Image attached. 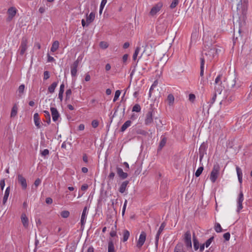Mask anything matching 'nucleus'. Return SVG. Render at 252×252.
Here are the masks:
<instances>
[{"label":"nucleus","instance_id":"f257e3e1","mask_svg":"<svg viewBox=\"0 0 252 252\" xmlns=\"http://www.w3.org/2000/svg\"><path fill=\"white\" fill-rule=\"evenodd\" d=\"M220 166L219 163H216L214 164L213 169L211 172L210 179L212 183H215L219 175Z\"/></svg>","mask_w":252,"mask_h":252},{"label":"nucleus","instance_id":"f03ea898","mask_svg":"<svg viewBox=\"0 0 252 252\" xmlns=\"http://www.w3.org/2000/svg\"><path fill=\"white\" fill-rule=\"evenodd\" d=\"M217 53V49L214 47L211 48L208 50H204L201 58H204V60L205 58H206L207 59L211 61Z\"/></svg>","mask_w":252,"mask_h":252},{"label":"nucleus","instance_id":"7ed1b4c3","mask_svg":"<svg viewBox=\"0 0 252 252\" xmlns=\"http://www.w3.org/2000/svg\"><path fill=\"white\" fill-rule=\"evenodd\" d=\"M27 39L26 37H23L22 39L21 45L19 47L20 54L21 55H23L27 49Z\"/></svg>","mask_w":252,"mask_h":252},{"label":"nucleus","instance_id":"20e7f679","mask_svg":"<svg viewBox=\"0 0 252 252\" xmlns=\"http://www.w3.org/2000/svg\"><path fill=\"white\" fill-rule=\"evenodd\" d=\"M184 242L188 248H191V234L189 231H187L184 235Z\"/></svg>","mask_w":252,"mask_h":252},{"label":"nucleus","instance_id":"39448f33","mask_svg":"<svg viewBox=\"0 0 252 252\" xmlns=\"http://www.w3.org/2000/svg\"><path fill=\"white\" fill-rule=\"evenodd\" d=\"M17 12V10L16 8L14 7H11L9 8L7 10V14H8V17L6 19L7 22H10L11 21L13 17L15 16L16 14V13Z\"/></svg>","mask_w":252,"mask_h":252},{"label":"nucleus","instance_id":"423d86ee","mask_svg":"<svg viewBox=\"0 0 252 252\" xmlns=\"http://www.w3.org/2000/svg\"><path fill=\"white\" fill-rule=\"evenodd\" d=\"M166 226V223L165 222H162L158 230V232L156 234V238H155V246L156 248H158V240L159 238V236L163 229H164L165 227Z\"/></svg>","mask_w":252,"mask_h":252},{"label":"nucleus","instance_id":"0eeeda50","mask_svg":"<svg viewBox=\"0 0 252 252\" xmlns=\"http://www.w3.org/2000/svg\"><path fill=\"white\" fill-rule=\"evenodd\" d=\"M207 148V144L204 142L201 144L199 149V154L200 161H202L204 155L206 153V151Z\"/></svg>","mask_w":252,"mask_h":252},{"label":"nucleus","instance_id":"6e6552de","mask_svg":"<svg viewBox=\"0 0 252 252\" xmlns=\"http://www.w3.org/2000/svg\"><path fill=\"white\" fill-rule=\"evenodd\" d=\"M146 234L145 232L142 231L139 236V239L137 241L136 246L139 248H141L143 245L146 240Z\"/></svg>","mask_w":252,"mask_h":252},{"label":"nucleus","instance_id":"1a4fd4ad","mask_svg":"<svg viewBox=\"0 0 252 252\" xmlns=\"http://www.w3.org/2000/svg\"><path fill=\"white\" fill-rule=\"evenodd\" d=\"M153 122V111L150 110L146 114L145 119V125L146 126H149L151 125Z\"/></svg>","mask_w":252,"mask_h":252},{"label":"nucleus","instance_id":"9d476101","mask_svg":"<svg viewBox=\"0 0 252 252\" xmlns=\"http://www.w3.org/2000/svg\"><path fill=\"white\" fill-rule=\"evenodd\" d=\"M244 200V194L242 190H240V193L238 195V198H237V204H238V207H237V211L238 212H239L243 208V205L242 202Z\"/></svg>","mask_w":252,"mask_h":252},{"label":"nucleus","instance_id":"9b49d317","mask_svg":"<svg viewBox=\"0 0 252 252\" xmlns=\"http://www.w3.org/2000/svg\"><path fill=\"white\" fill-rule=\"evenodd\" d=\"M18 181L21 185L23 189H26L27 187L26 179L21 174L18 175Z\"/></svg>","mask_w":252,"mask_h":252},{"label":"nucleus","instance_id":"f8f14e48","mask_svg":"<svg viewBox=\"0 0 252 252\" xmlns=\"http://www.w3.org/2000/svg\"><path fill=\"white\" fill-rule=\"evenodd\" d=\"M162 6V3L161 2H159L158 4H157L156 5L153 6L152 8L151 9L150 14L154 16L156 15L161 9V8Z\"/></svg>","mask_w":252,"mask_h":252},{"label":"nucleus","instance_id":"ddd939ff","mask_svg":"<svg viewBox=\"0 0 252 252\" xmlns=\"http://www.w3.org/2000/svg\"><path fill=\"white\" fill-rule=\"evenodd\" d=\"M50 110L53 121L56 122L60 117V114L58 111L57 110V108L55 107H51Z\"/></svg>","mask_w":252,"mask_h":252},{"label":"nucleus","instance_id":"4468645a","mask_svg":"<svg viewBox=\"0 0 252 252\" xmlns=\"http://www.w3.org/2000/svg\"><path fill=\"white\" fill-rule=\"evenodd\" d=\"M116 171L118 175L121 179H125L128 176L127 173L126 172H124L123 171V170L118 166L116 167Z\"/></svg>","mask_w":252,"mask_h":252},{"label":"nucleus","instance_id":"2eb2a0df","mask_svg":"<svg viewBox=\"0 0 252 252\" xmlns=\"http://www.w3.org/2000/svg\"><path fill=\"white\" fill-rule=\"evenodd\" d=\"M129 184L128 181H125L123 182L120 186L119 191L121 193H124L126 190V188Z\"/></svg>","mask_w":252,"mask_h":252},{"label":"nucleus","instance_id":"dca6fc26","mask_svg":"<svg viewBox=\"0 0 252 252\" xmlns=\"http://www.w3.org/2000/svg\"><path fill=\"white\" fill-rule=\"evenodd\" d=\"M21 221L25 228H27L29 226V219L25 214H22L21 215Z\"/></svg>","mask_w":252,"mask_h":252},{"label":"nucleus","instance_id":"f3484780","mask_svg":"<svg viewBox=\"0 0 252 252\" xmlns=\"http://www.w3.org/2000/svg\"><path fill=\"white\" fill-rule=\"evenodd\" d=\"M95 18V13L93 12H92L89 15H87L86 17V23L87 26H88L92 22H93Z\"/></svg>","mask_w":252,"mask_h":252},{"label":"nucleus","instance_id":"a211bd4d","mask_svg":"<svg viewBox=\"0 0 252 252\" xmlns=\"http://www.w3.org/2000/svg\"><path fill=\"white\" fill-rule=\"evenodd\" d=\"M78 65L76 64L75 63H73V64L71 66V74L72 77H75L77 75V67Z\"/></svg>","mask_w":252,"mask_h":252},{"label":"nucleus","instance_id":"6ab92c4d","mask_svg":"<svg viewBox=\"0 0 252 252\" xmlns=\"http://www.w3.org/2000/svg\"><path fill=\"white\" fill-rule=\"evenodd\" d=\"M33 120L35 125L37 128H40L41 127V125L40 123V118L38 113H36L34 114Z\"/></svg>","mask_w":252,"mask_h":252},{"label":"nucleus","instance_id":"aec40b11","mask_svg":"<svg viewBox=\"0 0 252 252\" xmlns=\"http://www.w3.org/2000/svg\"><path fill=\"white\" fill-rule=\"evenodd\" d=\"M10 187H7V188L6 189V190L5 191L4 196L3 198V200H2V203H3V205H4L6 203V202L7 200L8 197L9 193H10Z\"/></svg>","mask_w":252,"mask_h":252},{"label":"nucleus","instance_id":"412c9836","mask_svg":"<svg viewBox=\"0 0 252 252\" xmlns=\"http://www.w3.org/2000/svg\"><path fill=\"white\" fill-rule=\"evenodd\" d=\"M87 210V207H85L83 209L81 218V223L82 225H84L86 221Z\"/></svg>","mask_w":252,"mask_h":252},{"label":"nucleus","instance_id":"4be33fe9","mask_svg":"<svg viewBox=\"0 0 252 252\" xmlns=\"http://www.w3.org/2000/svg\"><path fill=\"white\" fill-rule=\"evenodd\" d=\"M167 141V138L165 136L161 137V141L159 143L158 151L161 150L162 148L165 145Z\"/></svg>","mask_w":252,"mask_h":252},{"label":"nucleus","instance_id":"5701e85b","mask_svg":"<svg viewBox=\"0 0 252 252\" xmlns=\"http://www.w3.org/2000/svg\"><path fill=\"white\" fill-rule=\"evenodd\" d=\"M174 252H185L183 245L182 243L177 244L175 247Z\"/></svg>","mask_w":252,"mask_h":252},{"label":"nucleus","instance_id":"b1692460","mask_svg":"<svg viewBox=\"0 0 252 252\" xmlns=\"http://www.w3.org/2000/svg\"><path fill=\"white\" fill-rule=\"evenodd\" d=\"M236 169L237 174L238 178V181H239V183L241 184L242 183V176H243L242 170H241V168L238 166H236Z\"/></svg>","mask_w":252,"mask_h":252},{"label":"nucleus","instance_id":"393cba45","mask_svg":"<svg viewBox=\"0 0 252 252\" xmlns=\"http://www.w3.org/2000/svg\"><path fill=\"white\" fill-rule=\"evenodd\" d=\"M58 85V82H53L48 88V91L50 94H53Z\"/></svg>","mask_w":252,"mask_h":252},{"label":"nucleus","instance_id":"a878e982","mask_svg":"<svg viewBox=\"0 0 252 252\" xmlns=\"http://www.w3.org/2000/svg\"><path fill=\"white\" fill-rule=\"evenodd\" d=\"M223 87L221 86V84H215V93L220 94Z\"/></svg>","mask_w":252,"mask_h":252},{"label":"nucleus","instance_id":"bb28decb","mask_svg":"<svg viewBox=\"0 0 252 252\" xmlns=\"http://www.w3.org/2000/svg\"><path fill=\"white\" fill-rule=\"evenodd\" d=\"M131 124V121L130 120H128L126 121L122 126L121 128V131L122 132H124L126 130V129L129 127Z\"/></svg>","mask_w":252,"mask_h":252},{"label":"nucleus","instance_id":"cd10ccee","mask_svg":"<svg viewBox=\"0 0 252 252\" xmlns=\"http://www.w3.org/2000/svg\"><path fill=\"white\" fill-rule=\"evenodd\" d=\"M59 46V42L58 41H55L52 45L51 48V51L52 52H54L57 51Z\"/></svg>","mask_w":252,"mask_h":252},{"label":"nucleus","instance_id":"c85d7f7f","mask_svg":"<svg viewBox=\"0 0 252 252\" xmlns=\"http://www.w3.org/2000/svg\"><path fill=\"white\" fill-rule=\"evenodd\" d=\"M108 252H115L114 243L112 240L108 242Z\"/></svg>","mask_w":252,"mask_h":252},{"label":"nucleus","instance_id":"c756f323","mask_svg":"<svg viewBox=\"0 0 252 252\" xmlns=\"http://www.w3.org/2000/svg\"><path fill=\"white\" fill-rule=\"evenodd\" d=\"M201 64H200V75L201 77L203 76L204 74V63L205 61L204 58H201Z\"/></svg>","mask_w":252,"mask_h":252},{"label":"nucleus","instance_id":"7c9ffc66","mask_svg":"<svg viewBox=\"0 0 252 252\" xmlns=\"http://www.w3.org/2000/svg\"><path fill=\"white\" fill-rule=\"evenodd\" d=\"M129 235H130V233L128 230H124V231L123 232V242H126L128 240V239L129 237Z\"/></svg>","mask_w":252,"mask_h":252},{"label":"nucleus","instance_id":"2f4dec72","mask_svg":"<svg viewBox=\"0 0 252 252\" xmlns=\"http://www.w3.org/2000/svg\"><path fill=\"white\" fill-rule=\"evenodd\" d=\"M17 110L18 108L16 104H15L11 110V114H10V117H14L17 113Z\"/></svg>","mask_w":252,"mask_h":252},{"label":"nucleus","instance_id":"473e14b6","mask_svg":"<svg viewBox=\"0 0 252 252\" xmlns=\"http://www.w3.org/2000/svg\"><path fill=\"white\" fill-rule=\"evenodd\" d=\"M167 101L169 105H171L174 102V97L173 94H169L167 98Z\"/></svg>","mask_w":252,"mask_h":252},{"label":"nucleus","instance_id":"72a5a7b5","mask_svg":"<svg viewBox=\"0 0 252 252\" xmlns=\"http://www.w3.org/2000/svg\"><path fill=\"white\" fill-rule=\"evenodd\" d=\"M107 2V0H102L101 2L100 3V5L99 11V14H101L103 9L104 7L105 4H106Z\"/></svg>","mask_w":252,"mask_h":252},{"label":"nucleus","instance_id":"f704fd0d","mask_svg":"<svg viewBox=\"0 0 252 252\" xmlns=\"http://www.w3.org/2000/svg\"><path fill=\"white\" fill-rule=\"evenodd\" d=\"M25 87L24 84H22L19 87L18 91L19 93V96L20 97H21L22 94L24 93V90H25Z\"/></svg>","mask_w":252,"mask_h":252},{"label":"nucleus","instance_id":"c9c22d12","mask_svg":"<svg viewBox=\"0 0 252 252\" xmlns=\"http://www.w3.org/2000/svg\"><path fill=\"white\" fill-rule=\"evenodd\" d=\"M193 246L195 250H197L199 248V242L198 240L196 239L194 235L193 238Z\"/></svg>","mask_w":252,"mask_h":252},{"label":"nucleus","instance_id":"e433bc0d","mask_svg":"<svg viewBox=\"0 0 252 252\" xmlns=\"http://www.w3.org/2000/svg\"><path fill=\"white\" fill-rule=\"evenodd\" d=\"M43 112L45 113V116L46 118V121L47 124L49 125L51 122V118H50V115L49 112L48 111L45 110L43 111Z\"/></svg>","mask_w":252,"mask_h":252},{"label":"nucleus","instance_id":"4c0bfd02","mask_svg":"<svg viewBox=\"0 0 252 252\" xmlns=\"http://www.w3.org/2000/svg\"><path fill=\"white\" fill-rule=\"evenodd\" d=\"M140 50V47H137L135 52L133 55V60L135 61L137 59V56L139 53V51Z\"/></svg>","mask_w":252,"mask_h":252},{"label":"nucleus","instance_id":"58836bf2","mask_svg":"<svg viewBox=\"0 0 252 252\" xmlns=\"http://www.w3.org/2000/svg\"><path fill=\"white\" fill-rule=\"evenodd\" d=\"M204 168L203 166L199 167L195 173V176L196 177H198L202 173Z\"/></svg>","mask_w":252,"mask_h":252},{"label":"nucleus","instance_id":"ea45409f","mask_svg":"<svg viewBox=\"0 0 252 252\" xmlns=\"http://www.w3.org/2000/svg\"><path fill=\"white\" fill-rule=\"evenodd\" d=\"M215 230L218 233L222 231V228H221V226H220V223H216L215 224Z\"/></svg>","mask_w":252,"mask_h":252},{"label":"nucleus","instance_id":"a19ab883","mask_svg":"<svg viewBox=\"0 0 252 252\" xmlns=\"http://www.w3.org/2000/svg\"><path fill=\"white\" fill-rule=\"evenodd\" d=\"M70 213L68 211H63L61 213V216L63 218H67L69 217Z\"/></svg>","mask_w":252,"mask_h":252},{"label":"nucleus","instance_id":"79ce46f5","mask_svg":"<svg viewBox=\"0 0 252 252\" xmlns=\"http://www.w3.org/2000/svg\"><path fill=\"white\" fill-rule=\"evenodd\" d=\"M140 111H141V107L139 104H136L133 106V107L132 108V111L139 112Z\"/></svg>","mask_w":252,"mask_h":252},{"label":"nucleus","instance_id":"37998d69","mask_svg":"<svg viewBox=\"0 0 252 252\" xmlns=\"http://www.w3.org/2000/svg\"><path fill=\"white\" fill-rule=\"evenodd\" d=\"M121 94V91L120 90H117L116 91L115 94V96L113 98V102H115L117 100L118 98L119 97Z\"/></svg>","mask_w":252,"mask_h":252},{"label":"nucleus","instance_id":"c03bdc74","mask_svg":"<svg viewBox=\"0 0 252 252\" xmlns=\"http://www.w3.org/2000/svg\"><path fill=\"white\" fill-rule=\"evenodd\" d=\"M178 3H179L178 0H173V1L172 2V3H171V4L170 5V8L171 9H173V8H175L177 6V5H178Z\"/></svg>","mask_w":252,"mask_h":252},{"label":"nucleus","instance_id":"a18cd8bd","mask_svg":"<svg viewBox=\"0 0 252 252\" xmlns=\"http://www.w3.org/2000/svg\"><path fill=\"white\" fill-rule=\"evenodd\" d=\"M222 77V75H219L215 79V84H221V79Z\"/></svg>","mask_w":252,"mask_h":252},{"label":"nucleus","instance_id":"49530a36","mask_svg":"<svg viewBox=\"0 0 252 252\" xmlns=\"http://www.w3.org/2000/svg\"><path fill=\"white\" fill-rule=\"evenodd\" d=\"M99 46L102 49H106L108 47V44L106 42L101 41L99 43Z\"/></svg>","mask_w":252,"mask_h":252},{"label":"nucleus","instance_id":"de8ad7c7","mask_svg":"<svg viewBox=\"0 0 252 252\" xmlns=\"http://www.w3.org/2000/svg\"><path fill=\"white\" fill-rule=\"evenodd\" d=\"M136 133L142 135H146L148 134V132L146 131L141 129H138L136 131Z\"/></svg>","mask_w":252,"mask_h":252},{"label":"nucleus","instance_id":"09e8293b","mask_svg":"<svg viewBox=\"0 0 252 252\" xmlns=\"http://www.w3.org/2000/svg\"><path fill=\"white\" fill-rule=\"evenodd\" d=\"M213 239H214V237H212L206 241V242L204 244L205 246H206V248L208 247L210 245Z\"/></svg>","mask_w":252,"mask_h":252},{"label":"nucleus","instance_id":"8fccbe9b","mask_svg":"<svg viewBox=\"0 0 252 252\" xmlns=\"http://www.w3.org/2000/svg\"><path fill=\"white\" fill-rule=\"evenodd\" d=\"M99 123L97 120H94L92 122V126L94 128H96L98 126Z\"/></svg>","mask_w":252,"mask_h":252},{"label":"nucleus","instance_id":"3c124183","mask_svg":"<svg viewBox=\"0 0 252 252\" xmlns=\"http://www.w3.org/2000/svg\"><path fill=\"white\" fill-rule=\"evenodd\" d=\"M82 59H83V56L80 55L78 57L77 59L74 62V63H75L76 64L79 65V63L82 61Z\"/></svg>","mask_w":252,"mask_h":252},{"label":"nucleus","instance_id":"603ef678","mask_svg":"<svg viewBox=\"0 0 252 252\" xmlns=\"http://www.w3.org/2000/svg\"><path fill=\"white\" fill-rule=\"evenodd\" d=\"M50 78V74L49 72L48 71H45L44 72V77L43 79L44 80H47Z\"/></svg>","mask_w":252,"mask_h":252},{"label":"nucleus","instance_id":"864d4df0","mask_svg":"<svg viewBox=\"0 0 252 252\" xmlns=\"http://www.w3.org/2000/svg\"><path fill=\"white\" fill-rule=\"evenodd\" d=\"M216 96H217V93H215V94L213 96L212 99H211L210 101H209V103H210V106L211 105H212L214 103V102L215 101L216 99Z\"/></svg>","mask_w":252,"mask_h":252},{"label":"nucleus","instance_id":"5fc2aeb1","mask_svg":"<svg viewBox=\"0 0 252 252\" xmlns=\"http://www.w3.org/2000/svg\"><path fill=\"white\" fill-rule=\"evenodd\" d=\"M49 154V151L48 149H44L41 153L42 156H43V157H45V156L48 155Z\"/></svg>","mask_w":252,"mask_h":252},{"label":"nucleus","instance_id":"6e6d98bb","mask_svg":"<svg viewBox=\"0 0 252 252\" xmlns=\"http://www.w3.org/2000/svg\"><path fill=\"white\" fill-rule=\"evenodd\" d=\"M230 233L229 232L225 233L223 234V238L225 241H228L230 239Z\"/></svg>","mask_w":252,"mask_h":252},{"label":"nucleus","instance_id":"4d7b16f0","mask_svg":"<svg viewBox=\"0 0 252 252\" xmlns=\"http://www.w3.org/2000/svg\"><path fill=\"white\" fill-rule=\"evenodd\" d=\"M5 186V181L4 179H2L0 181V188L2 190L4 189V187Z\"/></svg>","mask_w":252,"mask_h":252},{"label":"nucleus","instance_id":"13d9d810","mask_svg":"<svg viewBox=\"0 0 252 252\" xmlns=\"http://www.w3.org/2000/svg\"><path fill=\"white\" fill-rule=\"evenodd\" d=\"M41 181L40 179L39 178H37V179L35 180V181H34V185L37 187H38L41 183Z\"/></svg>","mask_w":252,"mask_h":252},{"label":"nucleus","instance_id":"bf43d9fd","mask_svg":"<svg viewBox=\"0 0 252 252\" xmlns=\"http://www.w3.org/2000/svg\"><path fill=\"white\" fill-rule=\"evenodd\" d=\"M195 98V96L194 94H189V100L190 101L193 102Z\"/></svg>","mask_w":252,"mask_h":252},{"label":"nucleus","instance_id":"052dcab7","mask_svg":"<svg viewBox=\"0 0 252 252\" xmlns=\"http://www.w3.org/2000/svg\"><path fill=\"white\" fill-rule=\"evenodd\" d=\"M45 202L47 204H51L53 202V200L51 197H47L46 198Z\"/></svg>","mask_w":252,"mask_h":252},{"label":"nucleus","instance_id":"680f3d73","mask_svg":"<svg viewBox=\"0 0 252 252\" xmlns=\"http://www.w3.org/2000/svg\"><path fill=\"white\" fill-rule=\"evenodd\" d=\"M126 204H127V200H126L125 201V203H124V204L123 206V210H122V215L123 216H124L125 214V210H126Z\"/></svg>","mask_w":252,"mask_h":252},{"label":"nucleus","instance_id":"e2e57ef3","mask_svg":"<svg viewBox=\"0 0 252 252\" xmlns=\"http://www.w3.org/2000/svg\"><path fill=\"white\" fill-rule=\"evenodd\" d=\"M88 189V186L87 184H84L81 186V189L83 191H86Z\"/></svg>","mask_w":252,"mask_h":252},{"label":"nucleus","instance_id":"0e129e2a","mask_svg":"<svg viewBox=\"0 0 252 252\" xmlns=\"http://www.w3.org/2000/svg\"><path fill=\"white\" fill-rule=\"evenodd\" d=\"M115 174L114 172H110V173L109 174L108 178L109 179H111V180H113L115 177Z\"/></svg>","mask_w":252,"mask_h":252},{"label":"nucleus","instance_id":"69168bd1","mask_svg":"<svg viewBox=\"0 0 252 252\" xmlns=\"http://www.w3.org/2000/svg\"><path fill=\"white\" fill-rule=\"evenodd\" d=\"M64 89V85L63 83L60 86L59 92L63 93Z\"/></svg>","mask_w":252,"mask_h":252},{"label":"nucleus","instance_id":"338daca9","mask_svg":"<svg viewBox=\"0 0 252 252\" xmlns=\"http://www.w3.org/2000/svg\"><path fill=\"white\" fill-rule=\"evenodd\" d=\"M116 234H117L116 231L114 230H112L110 233V235L111 237H113L116 235Z\"/></svg>","mask_w":252,"mask_h":252},{"label":"nucleus","instance_id":"774afa93","mask_svg":"<svg viewBox=\"0 0 252 252\" xmlns=\"http://www.w3.org/2000/svg\"><path fill=\"white\" fill-rule=\"evenodd\" d=\"M91 79V77H90V75L88 74V73H87L86 75H85V80L86 81H89Z\"/></svg>","mask_w":252,"mask_h":252}]
</instances>
